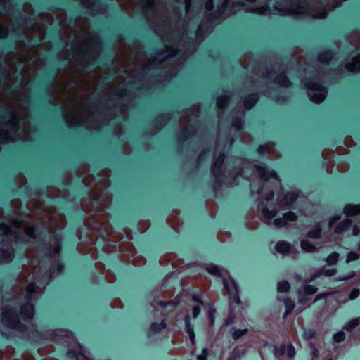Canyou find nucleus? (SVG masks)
I'll return each instance as SVG.
<instances>
[{"label": "nucleus", "instance_id": "1", "mask_svg": "<svg viewBox=\"0 0 360 360\" xmlns=\"http://www.w3.org/2000/svg\"><path fill=\"white\" fill-rule=\"evenodd\" d=\"M35 314V306L32 302H25L20 307L19 313L13 307H9L1 312V321L4 326L18 331H24L26 326L21 320L25 322L33 319Z\"/></svg>", "mask_w": 360, "mask_h": 360}, {"label": "nucleus", "instance_id": "39", "mask_svg": "<svg viewBox=\"0 0 360 360\" xmlns=\"http://www.w3.org/2000/svg\"><path fill=\"white\" fill-rule=\"evenodd\" d=\"M248 332V328L237 329L236 327H232L230 330L231 336L233 340H237L242 336L246 335Z\"/></svg>", "mask_w": 360, "mask_h": 360}, {"label": "nucleus", "instance_id": "35", "mask_svg": "<svg viewBox=\"0 0 360 360\" xmlns=\"http://www.w3.org/2000/svg\"><path fill=\"white\" fill-rule=\"evenodd\" d=\"M195 131L191 128H185L180 131L177 135V140L184 142L187 140L190 135H194Z\"/></svg>", "mask_w": 360, "mask_h": 360}, {"label": "nucleus", "instance_id": "47", "mask_svg": "<svg viewBox=\"0 0 360 360\" xmlns=\"http://www.w3.org/2000/svg\"><path fill=\"white\" fill-rule=\"evenodd\" d=\"M185 325H186V330L188 334V336L192 333H195L193 326L191 324V320L189 315H186L185 317Z\"/></svg>", "mask_w": 360, "mask_h": 360}, {"label": "nucleus", "instance_id": "56", "mask_svg": "<svg viewBox=\"0 0 360 360\" xmlns=\"http://www.w3.org/2000/svg\"><path fill=\"white\" fill-rule=\"evenodd\" d=\"M27 45L30 47L35 46L39 45L41 42V38L39 37H27Z\"/></svg>", "mask_w": 360, "mask_h": 360}, {"label": "nucleus", "instance_id": "26", "mask_svg": "<svg viewBox=\"0 0 360 360\" xmlns=\"http://www.w3.org/2000/svg\"><path fill=\"white\" fill-rule=\"evenodd\" d=\"M322 233V227L319 222H317L314 224V226L312 229L309 230L306 236L311 239H319L321 238Z\"/></svg>", "mask_w": 360, "mask_h": 360}, {"label": "nucleus", "instance_id": "10", "mask_svg": "<svg viewBox=\"0 0 360 360\" xmlns=\"http://www.w3.org/2000/svg\"><path fill=\"white\" fill-rule=\"evenodd\" d=\"M254 167L259 177L264 181H267L269 178L276 179L278 177V174L274 170L269 169L264 166L255 164Z\"/></svg>", "mask_w": 360, "mask_h": 360}, {"label": "nucleus", "instance_id": "32", "mask_svg": "<svg viewBox=\"0 0 360 360\" xmlns=\"http://www.w3.org/2000/svg\"><path fill=\"white\" fill-rule=\"evenodd\" d=\"M245 115L243 112L240 116L236 117L231 123V127L237 131H241L244 128Z\"/></svg>", "mask_w": 360, "mask_h": 360}, {"label": "nucleus", "instance_id": "61", "mask_svg": "<svg viewBox=\"0 0 360 360\" xmlns=\"http://www.w3.org/2000/svg\"><path fill=\"white\" fill-rule=\"evenodd\" d=\"M287 356L289 359H292L295 356V349L292 344L286 345Z\"/></svg>", "mask_w": 360, "mask_h": 360}, {"label": "nucleus", "instance_id": "33", "mask_svg": "<svg viewBox=\"0 0 360 360\" xmlns=\"http://www.w3.org/2000/svg\"><path fill=\"white\" fill-rule=\"evenodd\" d=\"M51 38L53 39V40H56V46L59 49H63L64 47L62 46V39H61V37H60V30L58 28L57 26H54V27L53 28V30H51Z\"/></svg>", "mask_w": 360, "mask_h": 360}, {"label": "nucleus", "instance_id": "45", "mask_svg": "<svg viewBox=\"0 0 360 360\" xmlns=\"http://www.w3.org/2000/svg\"><path fill=\"white\" fill-rule=\"evenodd\" d=\"M303 291L307 295H312L317 292V288L314 285L307 283L303 287Z\"/></svg>", "mask_w": 360, "mask_h": 360}, {"label": "nucleus", "instance_id": "20", "mask_svg": "<svg viewBox=\"0 0 360 360\" xmlns=\"http://www.w3.org/2000/svg\"><path fill=\"white\" fill-rule=\"evenodd\" d=\"M352 226V221L349 219H344L337 224L334 231L337 234H342L349 231Z\"/></svg>", "mask_w": 360, "mask_h": 360}, {"label": "nucleus", "instance_id": "60", "mask_svg": "<svg viewBox=\"0 0 360 360\" xmlns=\"http://www.w3.org/2000/svg\"><path fill=\"white\" fill-rule=\"evenodd\" d=\"M274 101L277 103L282 105L288 101V98L285 95L277 94L274 97Z\"/></svg>", "mask_w": 360, "mask_h": 360}, {"label": "nucleus", "instance_id": "21", "mask_svg": "<svg viewBox=\"0 0 360 360\" xmlns=\"http://www.w3.org/2000/svg\"><path fill=\"white\" fill-rule=\"evenodd\" d=\"M91 4L96 8H108L112 11L117 9V4L114 2H108L106 0H90Z\"/></svg>", "mask_w": 360, "mask_h": 360}, {"label": "nucleus", "instance_id": "37", "mask_svg": "<svg viewBox=\"0 0 360 360\" xmlns=\"http://www.w3.org/2000/svg\"><path fill=\"white\" fill-rule=\"evenodd\" d=\"M305 86L311 90L327 91V88L317 82L309 81L305 84Z\"/></svg>", "mask_w": 360, "mask_h": 360}, {"label": "nucleus", "instance_id": "62", "mask_svg": "<svg viewBox=\"0 0 360 360\" xmlns=\"http://www.w3.org/2000/svg\"><path fill=\"white\" fill-rule=\"evenodd\" d=\"M360 295V290L357 288H353L349 294V299L350 300H356L359 296Z\"/></svg>", "mask_w": 360, "mask_h": 360}, {"label": "nucleus", "instance_id": "28", "mask_svg": "<svg viewBox=\"0 0 360 360\" xmlns=\"http://www.w3.org/2000/svg\"><path fill=\"white\" fill-rule=\"evenodd\" d=\"M338 272V270L336 268H330V269H326V268H322L317 271L313 278H311L309 282L311 281L314 278L319 277L321 275H324L325 276H335Z\"/></svg>", "mask_w": 360, "mask_h": 360}, {"label": "nucleus", "instance_id": "55", "mask_svg": "<svg viewBox=\"0 0 360 360\" xmlns=\"http://www.w3.org/2000/svg\"><path fill=\"white\" fill-rule=\"evenodd\" d=\"M192 300L200 305H204L203 296L202 293L194 291L192 295Z\"/></svg>", "mask_w": 360, "mask_h": 360}, {"label": "nucleus", "instance_id": "22", "mask_svg": "<svg viewBox=\"0 0 360 360\" xmlns=\"http://www.w3.org/2000/svg\"><path fill=\"white\" fill-rule=\"evenodd\" d=\"M79 184L78 186L79 193L82 198H90L91 197V192L89 188L85 184L84 179L80 176H78Z\"/></svg>", "mask_w": 360, "mask_h": 360}, {"label": "nucleus", "instance_id": "51", "mask_svg": "<svg viewBox=\"0 0 360 360\" xmlns=\"http://www.w3.org/2000/svg\"><path fill=\"white\" fill-rule=\"evenodd\" d=\"M333 340L337 343H340L345 340V334L342 330L335 333L333 335Z\"/></svg>", "mask_w": 360, "mask_h": 360}, {"label": "nucleus", "instance_id": "24", "mask_svg": "<svg viewBox=\"0 0 360 360\" xmlns=\"http://www.w3.org/2000/svg\"><path fill=\"white\" fill-rule=\"evenodd\" d=\"M291 248L290 244L285 240L278 241L275 245L276 252L283 255L289 254L291 251Z\"/></svg>", "mask_w": 360, "mask_h": 360}, {"label": "nucleus", "instance_id": "16", "mask_svg": "<svg viewBox=\"0 0 360 360\" xmlns=\"http://www.w3.org/2000/svg\"><path fill=\"white\" fill-rule=\"evenodd\" d=\"M259 101V94L257 93H250L247 95L243 100L244 108L248 110H252Z\"/></svg>", "mask_w": 360, "mask_h": 360}, {"label": "nucleus", "instance_id": "30", "mask_svg": "<svg viewBox=\"0 0 360 360\" xmlns=\"http://www.w3.org/2000/svg\"><path fill=\"white\" fill-rule=\"evenodd\" d=\"M227 7V3L224 2L221 6L219 7L215 11L210 13L208 15V20L210 21L217 20L220 18V15L224 13L225 8Z\"/></svg>", "mask_w": 360, "mask_h": 360}, {"label": "nucleus", "instance_id": "29", "mask_svg": "<svg viewBox=\"0 0 360 360\" xmlns=\"http://www.w3.org/2000/svg\"><path fill=\"white\" fill-rule=\"evenodd\" d=\"M36 290V285L34 283H29L25 288V295L24 296L25 302H32L34 300V292Z\"/></svg>", "mask_w": 360, "mask_h": 360}, {"label": "nucleus", "instance_id": "41", "mask_svg": "<svg viewBox=\"0 0 360 360\" xmlns=\"http://www.w3.org/2000/svg\"><path fill=\"white\" fill-rule=\"evenodd\" d=\"M339 257L340 254L338 252L334 251L327 256L326 262L329 266L335 265L338 262Z\"/></svg>", "mask_w": 360, "mask_h": 360}, {"label": "nucleus", "instance_id": "9", "mask_svg": "<svg viewBox=\"0 0 360 360\" xmlns=\"http://www.w3.org/2000/svg\"><path fill=\"white\" fill-rule=\"evenodd\" d=\"M85 214L84 208L80 205H77V207L72 210V213L69 217L72 226L75 228L83 226Z\"/></svg>", "mask_w": 360, "mask_h": 360}, {"label": "nucleus", "instance_id": "23", "mask_svg": "<svg viewBox=\"0 0 360 360\" xmlns=\"http://www.w3.org/2000/svg\"><path fill=\"white\" fill-rule=\"evenodd\" d=\"M79 347L80 349H82L84 348L83 345L81 344H79ZM67 356L70 359H74L76 360H79L81 358L86 359V356L84 355V352L82 350H78L75 348H70L67 351Z\"/></svg>", "mask_w": 360, "mask_h": 360}, {"label": "nucleus", "instance_id": "19", "mask_svg": "<svg viewBox=\"0 0 360 360\" xmlns=\"http://www.w3.org/2000/svg\"><path fill=\"white\" fill-rule=\"evenodd\" d=\"M343 214L347 217H353L360 214V204L346 205L343 208Z\"/></svg>", "mask_w": 360, "mask_h": 360}, {"label": "nucleus", "instance_id": "53", "mask_svg": "<svg viewBox=\"0 0 360 360\" xmlns=\"http://www.w3.org/2000/svg\"><path fill=\"white\" fill-rule=\"evenodd\" d=\"M229 98L226 94L221 95L217 99V103L219 108H222L228 102Z\"/></svg>", "mask_w": 360, "mask_h": 360}, {"label": "nucleus", "instance_id": "18", "mask_svg": "<svg viewBox=\"0 0 360 360\" xmlns=\"http://www.w3.org/2000/svg\"><path fill=\"white\" fill-rule=\"evenodd\" d=\"M274 82L283 88H288L292 86V82L288 77L286 72H281L276 76Z\"/></svg>", "mask_w": 360, "mask_h": 360}, {"label": "nucleus", "instance_id": "49", "mask_svg": "<svg viewBox=\"0 0 360 360\" xmlns=\"http://www.w3.org/2000/svg\"><path fill=\"white\" fill-rule=\"evenodd\" d=\"M256 152L259 156L263 157L269 153V148L266 144H261L257 148Z\"/></svg>", "mask_w": 360, "mask_h": 360}, {"label": "nucleus", "instance_id": "46", "mask_svg": "<svg viewBox=\"0 0 360 360\" xmlns=\"http://www.w3.org/2000/svg\"><path fill=\"white\" fill-rule=\"evenodd\" d=\"M283 216L287 224L288 222L295 221L297 219V216L292 211L286 212L283 214Z\"/></svg>", "mask_w": 360, "mask_h": 360}, {"label": "nucleus", "instance_id": "59", "mask_svg": "<svg viewBox=\"0 0 360 360\" xmlns=\"http://www.w3.org/2000/svg\"><path fill=\"white\" fill-rule=\"evenodd\" d=\"M236 319V314L233 310H231L229 311V314L226 319L225 325L226 326H231L235 323Z\"/></svg>", "mask_w": 360, "mask_h": 360}, {"label": "nucleus", "instance_id": "64", "mask_svg": "<svg viewBox=\"0 0 360 360\" xmlns=\"http://www.w3.org/2000/svg\"><path fill=\"white\" fill-rule=\"evenodd\" d=\"M274 224L276 226H278V227H285L287 225V223H286L283 216L280 218L274 219Z\"/></svg>", "mask_w": 360, "mask_h": 360}, {"label": "nucleus", "instance_id": "43", "mask_svg": "<svg viewBox=\"0 0 360 360\" xmlns=\"http://www.w3.org/2000/svg\"><path fill=\"white\" fill-rule=\"evenodd\" d=\"M290 289V285L287 281H282L278 283L277 290L279 292H288Z\"/></svg>", "mask_w": 360, "mask_h": 360}, {"label": "nucleus", "instance_id": "63", "mask_svg": "<svg viewBox=\"0 0 360 360\" xmlns=\"http://www.w3.org/2000/svg\"><path fill=\"white\" fill-rule=\"evenodd\" d=\"M209 152H210V149H205V150H203L200 153V155L198 156V158L195 160L197 166H200L201 165L202 160L208 154Z\"/></svg>", "mask_w": 360, "mask_h": 360}, {"label": "nucleus", "instance_id": "27", "mask_svg": "<svg viewBox=\"0 0 360 360\" xmlns=\"http://www.w3.org/2000/svg\"><path fill=\"white\" fill-rule=\"evenodd\" d=\"M333 51L330 49H327L319 53L318 60L322 63H329L333 57Z\"/></svg>", "mask_w": 360, "mask_h": 360}, {"label": "nucleus", "instance_id": "13", "mask_svg": "<svg viewBox=\"0 0 360 360\" xmlns=\"http://www.w3.org/2000/svg\"><path fill=\"white\" fill-rule=\"evenodd\" d=\"M55 240L58 244L57 247L52 246L49 243L44 245V250L48 252V256L55 257L60 253L62 241L61 237L58 234H56L55 235Z\"/></svg>", "mask_w": 360, "mask_h": 360}, {"label": "nucleus", "instance_id": "31", "mask_svg": "<svg viewBox=\"0 0 360 360\" xmlns=\"http://www.w3.org/2000/svg\"><path fill=\"white\" fill-rule=\"evenodd\" d=\"M227 7V3L224 2L221 6L219 7L215 11L210 13L208 15V20L210 21L217 20L220 18V15L224 13L225 8Z\"/></svg>", "mask_w": 360, "mask_h": 360}, {"label": "nucleus", "instance_id": "12", "mask_svg": "<svg viewBox=\"0 0 360 360\" xmlns=\"http://www.w3.org/2000/svg\"><path fill=\"white\" fill-rule=\"evenodd\" d=\"M305 4H307V0H297V2L296 1L292 2L291 8H287L282 6L281 8L275 7V9L278 11L281 15L288 16L291 15L292 13L297 12V9L300 7V5Z\"/></svg>", "mask_w": 360, "mask_h": 360}, {"label": "nucleus", "instance_id": "6", "mask_svg": "<svg viewBox=\"0 0 360 360\" xmlns=\"http://www.w3.org/2000/svg\"><path fill=\"white\" fill-rule=\"evenodd\" d=\"M12 194L13 195L28 198L32 195H46V193L45 191V187L42 185L38 184L30 186L25 184L24 186H18V188L12 189Z\"/></svg>", "mask_w": 360, "mask_h": 360}, {"label": "nucleus", "instance_id": "25", "mask_svg": "<svg viewBox=\"0 0 360 360\" xmlns=\"http://www.w3.org/2000/svg\"><path fill=\"white\" fill-rule=\"evenodd\" d=\"M260 206H263L262 214L266 219L271 220L273 218H274L278 214L277 210L276 209L269 210L266 207L265 203L262 201H259L258 202V207Z\"/></svg>", "mask_w": 360, "mask_h": 360}, {"label": "nucleus", "instance_id": "34", "mask_svg": "<svg viewBox=\"0 0 360 360\" xmlns=\"http://www.w3.org/2000/svg\"><path fill=\"white\" fill-rule=\"evenodd\" d=\"M308 96L312 103L317 105L322 103L326 98L325 93L319 92L309 94Z\"/></svg>", "mask_w": 360, "mask_h": 360}, {"label": "nucleus", "instance_id": "15", "mask_svg": "<svg viewBox=\"0 0 360 360\" xmlns=\"http://www.w3.org/2000/svg\"><path fill=\"white\" fill-rule=\"evenodd\" d=\"M45 227L41 222L39 226H30L25 230V233L31 238L36 239L37 236L41 235L44 233Z\"/></svg>", "mask_w": 360, "mask_h": 360}, {"label": "nucleus", "instance_id": "5", "mask_svg": "<svg viewBox=\"0 0 360 360\" xmlns=\"http://www.w3.org/2000/svg\"><path fill=\"white\" fill-rule=\"evenodd\" d=\"M14 4L13 3L5 2L2 6V8L8 12L12 11L13 14V25L23 28L24 25H32L34 23V18L29 17L23 14L20 9L13 11Z\"/></svg>", "mask_w": 360, "mask_h": 360}, {"label": "nucleus", "instance_id": "48", "mask_svg": "<svg viewBox=\"0 0 360 360\" xmlns=\"http://www.w3.org/2000/svg\"><path fill=\"white\" fill-rule=\"evenodd\" d=\"M215 309L211 302H210V309L208 311V320L210 326H213L215 321Z\"/></svg>", "mask_w": 360, "mask_h": 360}, {"label": "nucleus", "instance_id": "4", "mask_svg": "<svg viewBox=\"0 0 360 360\" xmlns=\"http://www.w3.org/2000/svg\"><path fill=\"white\" fill-rule=\"evenodd\" d=\"M226 158V153L223 150L219 152L217 157L215 158L214 162L211 167L212 174L214 178V183L213 184V190L215 192V196H217V192L221 188L222 181L221 180V176L222 173V169L224 164V160Z\"/></svg>", "mask_w": 360, "mask_h": 360}, {"label": "nucleus", "instance_id": "52", "mask_svg": "<svg viewBox=\"0 0 360 360\" xmlns=\"http://www.w3.org/2000/svg\"><path fill=\"white\" fill-rule=\"evenodd\" d=\"M360 255L356 252L350 251L347 253L346 257V263H350L352 262L356 261L359 259Z\"/></svg>", "mask_w": 360, "mask_h": 360}, {"label": "nucleus", "instance_id": "57", "mask_svg": "<svg viewBox=\"0 0 360 360\" xmlns=\"http://www.w3.org/2000/svg\"><path fill=\"white\" fill-rule=\"evenodd\" d=\"M208 32V29H206L205 26L204 25H199L195 34L197 37H204L205 36Z\"/></svg>", "mask_w": 360, "mask_h": 360}, {"label": "nucleus", "instance_id": "36", "mask_svg": "<svg viewBox=\"0 0 360 360\" xmlns=\"http://www.w3.org/2000/svg\"><path fill=\"white\" fill-rule=\"evenodd\" d=\"M283 303L285 308V311L283 314V319H285L292 312L295 307V304L292 302V300L289 297L285 298L283 300Z\"/></svg>", "mask_w": 360, "mask_h": 360}, {"label": "nucleus", "instance_id": "40", "mask_svg": "<svg viewBox=\"0 0 360 360\" xmlns=\"http://www.w3.org/2000/svg\"><path fill=\"white\" fill-rule=\"evenodd\" d=\"M205 269L210 274H211L212 276H215L217 277L222 276L221 270L216 264H211L210 265L207 266Z\"/></svg>", "mask_w": 360, "mask_h": 360}, {"label": "nucleus", "instance_id": "17", "mask_svg": "<svg viewBox=\"0 0 360 360\" xmlns=\"http://www.w3.org/2000/svg\"><path fill=\"white\" fill-rule=\"evenodd\" d=\"M15 256L14 248L7 245L6 248H0V259L6 262H11Z\"/></svg>", "mask_w": 360, "mask_h": 360}, {"label": "nucleus", "instance_id": "58", "mask_svg": "<svg viewBox=\"0 0 360 360\" xmlns=\"http://www.w3.org/2000/svg\"><path fill=\"white\" fill-rule=\"evenodd\" d=\"M274 350L276 356H283L286 352V345L283 343L280 345V347H275Z\"/></svg>", "mask_w": 360, "mask_h": 360}, {"label": "nucleus", "instance_id": "8", "mask_svg": "<svg viewBox=\"0 0 360 360\" xmlns=\"http://www.w3.org/2000/svg\"><path fill=\"white\" fill-rule=\"evenodd\" d=\"M231 281L233 285L232 288H231L229 283L225 278L223 279V285L229 297L234 303L239 305L241 302L239 295V286L235 280L232 279Z\"/></svg>", "mask_w": 360, "mask_h": 360}, {"label": "nucleus", "instance_id": "44", "mask_svg": "<svg viewBox=\"0 0 360 360\" xmlns=\"http://www.w3.org/2000/svg\"><path fill=\"white\" fill-rule=\"evenodd\" d=\"M118 39H125L128 42H134L135 41L136 38L131 34V32L128 31H124L122 34H119Z\"/></svg>", "mask_w": 360, "mask_h": 360}, {"label": "nucleus", "instance_id": "14", "mask_svg": "<svg viewBox=\"0 0 360 360\" xmlns=\"http://www.w3.org/2000/svg\"><path fill=\"white\" fill-rule=\"evenodd\" d=\"M167 328V322L165 319H162L160 322H153L150 323L148 331H147V335L148 337H150L152 335H155L160 332H161L162 330L165 329Z\"/></svg>", "mask_w": 360, "mask_h": 360}, {"label": "nucleus", "instance_id": "50", "mask_svg": "<svg viewBox=\"0 0 360 360\" xmlns=\"http://www.w3.org/2000/svg\"><path fill=\"white\" fill-rule=\"evenodd\" d=\"M270 11V8L268 5H264L259 8H253L251 12L257 15H265L268 11Z\"/></svg>", "mask_w": 360, "mask_h": 360}, {"label": "nucleus", "instance_id": "7", "mask_svg": "<svg viewBox=\"0 0 360 360\" xmlns=\"http://www.w3.org/2000/svg\"><path fill=\"white\" fill-rule=\"evenodd\" d=\"M55 2L58 6L55 7L57 9H68L72 15H78L80 14H86L87 11L84 10L86 8L83 3L77 4L75 1L70 0H55Z\"/></svg>", "mask_w": 360, "mask_h": 360}, {"label": "nucleus", "instance_id": "2", "mask_svg": "<svg viewBox=\"0 0 360 360\" xmlns=\"http://www.w3.org/2000/svg\"><path fill=\"white\" fill-rule=\"evenodd\" d=\"M69 63L70 60L68 58H61L56 63H54L50 70L44 71L42 73L39 80L37 82L38 86L41 87V91H43L44 94L48 93V89L46 87L51 85L58 72L60 70L67 68Z\"/></svg>", "mask_w": 360, "mask_h": 360}, {"label": "nucleus", "instance_id": "54", "mask_svg": "<svg viewBox=\"0 0 360 360\" xmlns=\"http://www.w3.org/2000/svg\"><path fill=\"white\" fill-rule=\"evenodd\" d=\"M229 98L226 94L221 95L217 99V103L219 108H222L228 102Z\"/></svg>", "mask_w": 360, "mask_h": 360}, {"label": "nucleus", "instance_id": "38", "mask_svg": "<svg viewBox=\"0 0 360 360\" xmlns=\"http://www.w3.org/2000/svg\"><path fill=\"white\" fill-rule=\"evenodd\" d=\"M360 323V320L359 318H354L347 322L343 326L342 328L347 332H352L354 330Z\"/></svg>", "mask_w": 360, "mask_h": 360}, {"label": "nucleus", "instance_id": "42", "mask_svg": "<svg viewBox=\"0 0 360 360\" xmlns=\"http://www.w3.org/2000/svg\"><path fill=\"white\" fill-rule=\"evenodd\" d=\"M301 248L307 252H314L316 250V247L312 243L306 240H303L300 243Z\"/></svg>", "mask_w": 360, "mask_h": 360}, {"label": "nucleus", "instance_id": "3", "mask_svg": "<svg viewBox=\"0 0 360 360\" xmlns=\"http://www.w3.org/2000/svg\"><path fill=\"white\" fill-rule=\"evenodd\" d=\"M114 64L112 47L109 48L108 52H105L101 57L84 59L79 62L78 67L82 70H92L95 66L108 65Z\"/></svg>", "mask_w": 360, "mask_h": 360}, {"label": "nucleus", "instance_id": "11", "mask_svg": "<svg viewBox=\"0 0 360 360\" xmlns=\"http://www.w3.org/2000/svg\"><path fill=\"white\" fill-rule=\"evenodd\" d=\"M298 197V191H287L278 200V203L281 206H291L297 201Z\"/></svg>", "mask_w": 360, "mask_h": 360}]
</instances>
